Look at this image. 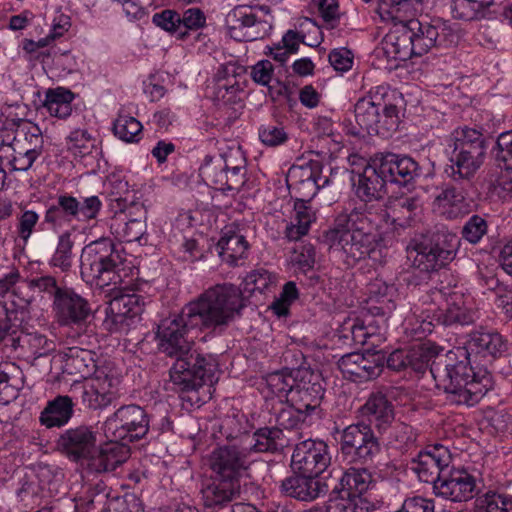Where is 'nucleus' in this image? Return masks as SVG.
Here are the masks:
<instances>
[{"label":"nucleus","instance_id":"nucleus-41","mask_svg":"<svg viewBox=\"0 0 512 512\" xmlns=\"http://www.w3.org/2000/svg\"><path fill=\"white\" fill-rule=\"evenodd\" d=\"M73 245L72 232L69 230L62 232L58 237L55 251L49 260V265L63 272L68 271L73 261Z\"/></svg>","mask_w":512,"mask_h":512},{"label":"nucleus","instance_id":"nucleus-21","mask_svg":"<svg viewBox=\"0 0 512 512\" xmlns=\"http://www.w3.org/2000/svg\"><path fill=\"white\" fill-rule=\"evenodd\" d=\"M343 376L354 382H363L378 377L382 366L374 359L360 353H349L338 360Z\"/></svg>","mask_w":512,"mask_h":512},{"label":"nucleus","instance_id":"nucleus-58","mask_svg":"<svg viewBox=\"0 0 512 512\" xmlns=\"http://www.w3.org/2000/svg\"><path fill=\"white\" fill-rule=\"evenodd\" d=\"M24 341L35 358L46 356L55 350V343L42 334H28Z\"/></svg>","mask_w":512,"mask_h":512},{"label":"nucleus","instance_id":"nucleus-3","mask_svg":"<svg viewBox=\"0 0 512 512\" xmlns=\"http://www.w3.org/2000/svg\"><path fill=\"white\" fill-rule=\"evenodd\" d=\"M81 275L99 286H110L107 318L123 325L128 318L127 252L122 244L94 241L81 254Z\"/></svg>","mask_w":512,"mask_h":512},{"label":"nucleus","instance_id":"nucleus-24","mask_svg":"<svg viewBox=\"0 0 512 512\" xmlns=\"http://www.w3.org/2000/svg\"><path fill=\"white\" fill-rule=\"evenodd\" d=\"M280 488L285 495L301 501L314 500L327 492L326 484L317 476L303 473L285 478Z\"/></svg>","mask_w":512,"mask_h":512},{"label":"nucleus","instance_id":"nucleus-55","mask_svg":"<svg viewBox=\"0 0 512 512\" xmlns=\"http://www.w3.org/2000/svg\"><path fill=\"white\" fill-rule=\"evenodd\" d=\"M149 429V419L143 408L130 405V442L145 436Z\"/></svg>","mask_w":512,"mask_h":512},{"label":"nucleus","instance_id":"nucleus-27","mask_svg":"<svg viewBox=\"0 0 512 512\" xmlns=\"http://www.w3.org/2000/svg\"><path fill=\"white\" fill-rule=\"evenodd\" d=\"M383 50L388 58L406 61L417 56L409 29L405 25L392 26L383 41Z\"/></svg>","mask_w":512,"mask_h":512},{"label":"nucleus","instance_id":"nucleus-4","mask_svg":"<svg viewBox=\"0 0 512 512\" xmlns=\"http://www.w3.org/2000/svg\"><path fill=\"white\" fill-rule=\"evenodd\" d=\"M378 218L367 204L340 213L326 233L331 248L340 249L349 265L372 257L382 240Z\"/></svg>","mask_w":512,"mask_h":512},{"label":"nucleus","instance_id":"nucleus-29","mask_svg":"<svg viewBox=\"0 0 512 512\" xmlns=\"http://www.w3.org/2000/svg\"><path fill=\"white\" fill-rule=\"evenodd\" d=\"M355 193L364 202H371L381 197L386 181L379 172L377 162L366 165L364 170L353 179Z\"/></svg>","mask_w":512,"mask_h":512},{"label":"nucleus","instance_id":"nucleus-36","mask_svg":"<svg viewBox=\"0 0 512 512\" xmlns=\"http://www.w3.org/2000/svg\"><path fill=\"white\" fill-rule=\"evenodd\" d=\"M73 100L74 94L70 90L57 87L46 92L43 107L51 116L66 119L72 113Z\"/></svg>","mask_w":512,"mask_h":512},{"label":"nucleus","instance_id":"nucleus-18","mask_svg":"<svg viewBox=\"0 0 512 512\" xmlns=\"http://www.w3.org/2000/svg\"><path fill=\"white\" fill-rule=\"evenodd\" d=\"M421 199L416 195H401L388 199L385 209L377 213L378 222H385L395 229L405 228L421 209Z\"/></svg>","mask_w":512,"mask_h":512},{"label":"nucleus","instance_id":"nucleus-13","mask_svg":"<svg viewBox=\"0 0 512 512\" xmlns=\"http://www.w3.org/2000/svg\"><path fill=\"white\" fill-rule=\"evenodd\" d=\"M355 119L360 129L368 134L388 137L394 132L399 123L397 107L386 108V114L380 113L370 102L362 98L354 107Z\"/></svg>","mask_w":512,"mask_h":512},{"label":"nucleus","instance_id":"nucleus-1","mask_svg":"<svg viewBox=\"0 0 512 512\" xmlns=\"http://www.w3.org/2000/svg\"><path fill=\"white\" fill-rule=\"evenodd\" d=\"M243 307V297L236 286L218 284L185 305L179 315L161 321L160 346L164 353L176 357L170 380L179 390L192 391L218 381L216 358L192 352L189 333L203 328L222 332L240 316Z\"/></svg>","mask_w":512,"mask_h":512},{"label":"nucleus","instance_id":"nucleus-46","mask_svg":"<svg viewBox=\"0 0 512 512\" xmlns=\"http://www.w3.org/2000/svg\"><path fill=\"white\" fill-rule=\"evenodd\" d=\"M245 289L255 292L264 293L276 286V274L265 269H257L250 272L244 279Z\"/></svg>","mask_w":512,"mask_h":512},{"label":"nucleus","instance_id":"nucleus-10","mask_svg":"<svg viewBox=\"0 0 512 512\" xmlns=\"http://www.w3.org/2000/svg\"><path fill=\"white\" fill-rule=\"evenodd\" d=\"M436 496L453 502H463L474 498L479 492L477 478L464 468H447L437 478L434 486Z\"/></svg>","mask_w":512,"mask_h":512},{"label":"nucleus","instance_id":"nucleus-33","mask_svg":"<svg viewBox=\"0 0 512 512\" xmlns=\"http://www.w3.org/2000/svg\"><path fill=\"white\" fill-rule=\"evenodd\" d=\"M376 13L381 21L392 26H407L414 19V7L409 0H380Z\"/></svg>","mask_w":512,"mask_h":512},{"label":"nucleus","instance_id":"nucleus-54","mask_svg":"<svg viewBox=\"0 0 512 512\" xmlns=\"http://www.w3.org/2000/svg\"><path fill=\"white\" fill-rule=\"evenodd\" d=\"M152 22L180 40V14L171 9L155 13Z\"/></svg>","mask_w":512,"mask_h":512},{"label":"nucleus","instance_id":"nucleus-32","mask_svg":"<svg viewBox=\"0 0 512 512\" xmlns=\"http://www.w3.org/2000/svg\"><path fill=\"white\" fill-rule=\"evenodd\" d=\"M127 455V444L107 442L104 446L98 447L89 468L95 472L113 471L126 461Z\"/></svg>","mask_w":512,"mask_h":512},{"label":"nucleus","instance_id":"nucleus-64","mask_svg":"<svg viewBox=\"0 0 512 512\" xmlns=\"http://www.w3.org/2000/svg\"><path fill=\"white\" fill-rule=\"evenodd\" d=\"M315 249L312 245H303L294 251L292 262L303 272H307L314 267Z\"/></svg>","mask_w":512,"mask_h":512},{"label":"nucleus","instance_id":"nucleus-19","mask_svg":"<svg viewBox=\"0 0 512 512\" xmlns=\"http://www.w3.org/2000/svg\"><path fill=\"white\" fill-rule=\"evenodd\" d=\"M229 35L236 41H254L261 37L258 27L262 22L250 6L234 7L225 18Z\"/></svg>","mask_w":512,"mask_h":512},{"label":"nucleus","instance_id":"nucleus-42","mask_svg":"<svg viewBox=\"0 0 512 512\" xmlns=\"http://www.w3.org/2000/svg\"><path fill=\"white\" fill-rule=\"evenodd\" d=\"M370 300L379 303L376 307L377 314L382 316L389 315L394 309V296L396 289L393 285H388L382 281H375L369 287Z\"/></svg>","mask_w":512,"mask_h":512},{"label":"nucleus","instance_id":"nucleus-62","mask_svg":"<svg viewBox=\"0 0 512 512\" xmlns=\"http://www.w3.org/2000/svg\"><path fill=\"white\" fill-rule=\"evenodd\" d=\"M39 222V215L33 210H25L18 218L17 232L20 239L27 242L31 237L36 225Z\"/></svg>","mask_w":512,"mask_h":512},{"label":"nucleus","instance_id":"nucleus-31","mask_svg":"<svg viewBox=\"0 0 512 512\" xmlns=\"http://www.w3.org/2000/svg\"><path fill=\"white\" fill-rule=\"evenodd\" d=\"M240 494V482L215 479L202 490L204 505L208 508L223 507Z\"/></svg>","mask_w":512,"mask_h":512},{"label":"nucleus","instance_id":"nucleus-9","mask_svg":"<svg viewBox=\"0 0 512 512\" xmlns=\"http://www.w3.org/2000/svg\"><path fill=\"white\" fill-rule=\"evenodd\" d=\"M207 464L215 479L238 481L250 466L247 448L236 445H223L209 455Z\"/></svg>","mask_w":512,"mask_h":512},{"label":"nucleus","instance_id":"nucleus-11","mask_svg":"<svg viewBox=\"0 0 512 512\" xmlns=\"http://www.w3.org/2000/svg\"><path fill=\"white\" fill-rule=\"evenodd\" d=\"M407 27L417 56H422L436 46L453 45L458 40L457 33L444 22L428 23L414 18L408 22Z\"/></svg>","mask_w":512,"mask_h":512},{"label":"nucleus","instance_id":"nucleus-8","mask_svg":"<svg viewBox=\"0 0 512 512\" xmlns=\"http://www.w3.org/2000/svg\"><path fill=\"white\" fill-rule=\"evenodd\" d=\"M341 453L349 462L366 463L380 452V444L371 427L352 424L341 434Z\"/></svg>","mask_w":512,"mask_h":512},{"label":"nucleus","instance_id":"nucleus-53","mask_svg":"<svg viewBox=\"0 0 512 512\" xmlns=\"http://www.w3.org/2000/svg\"><path fill=\"white\" fill-rule=\"evenodd\" d=\"M308 414L306 411L298 409V406L290 404L277 414L278 428L282 429L283 432L284 430H293L303 423L305 416Z\"/></svg>","mask_w":512,"mask_h":512},{"label":"nucleus","instance_id":"nucleus-7","mask_svg":"<svg viewBox=\"0 0 512 512\" xmlns=\"http://www.w3.org/2000/svg\"><path fill=\"white\" fill-rule=\"evenodd\" d=\"M102 202L98 196H89L82 200L62 194L45 212L44 222L54 231H59L73 221L88 223L98 217Z\"/></svg>","mask_w":512,"mask_h":512},{"label":"nucleus","instance_id":"nucleus-12","mask_svg":"<svg viewBox=\"0 0 512 512\" xmlns=\"http://www.w3.org/2000/svg\"><path fill=\"white\" fill-rule=\"evenodd\" d=\"M328 445L322 440L305 439L295 445L291 465L299 473L319 476L330 465Z\"/></svg>","mask_w":512,"mask_h":512},{"label":"nucleus","instance_id":"nucleus-57","mask_svg":"<svg viewBox=\"0 0 512 512\" xmlns=\"http://www.w3.org/2000/svg\"><path fill=\"white\" fill-rule=\"evenodd\" d=\"M299 292L296 283L287 282L282 289L278 299L272 304V309L278 316H286L289 312V306L298 298Z\"/></svg>","mask_w":512,"mask_h":512},{"label":"nucleus","instance_id":"nucleus-23","mask_svg":"<svg viewBox=\"0 0 512 512\" xmlns=\"http://www.w3.org/2000/svg\"><path fill=\"white\" fill-rule=\"evenodd\" d=\"M249 244L240 229L235 225L225 226L217 243L218 255L221 260L231 266L247 257Z\"/></svg>","mask_w":512,"mask_h":512},{"label":"nucleus","instance_id":"nucleus-56","mask_svg":"<svg viewBox=\"0 0 512 512\" xmlns=\"http://www.w3.org/2000/svg\"><path fill=\"white\" fill-rule=\"evenodd\" d=\"M488 225L484 218L473 215L462 228V237L471 244H477L487 233Z\"/></svg>","mask_w":512,"mask_h":512},{"label":"nucleus","instance_id":"nucleus-28","mask_svg":"<svg viewBox=\"0 0 512 512\" xmlns=\"http://www.w3.org/2000/svg\"><path fill=\"white\" fill-rule=\"evenodd\" d=\"M361 415L378 429H386L395 418L394 405L382 392L369 395L360 409Z\"/></svg>","mask_w":512,"mask_h":512},{"label":"nucleus","instance_id":"nucleus-47","mask_svg":"<svg viewBox=\"0 0 512 512\" xmlns=\"http://www.w3.org/2000/svg\"><path fill=\"white\" fill-rule=\"evenodd\" d=\"M239 155V162L236 165H231V158L227 159L226 177L227 184L223 186L222 191H239L246 181V164L245 159L240 152L236 151Z\"/></svg>","mask_w":512,"mask_h":512},{"label":"nucleus","instance_id":"nucleus-38","mask_svg":"<svg viewBox=\"0 0 512 512\" xmlns=\"http://www.w3.org/2000/svg\"><path fill=\"white\" fill-rule=\"evenodd\" d=\"M423 344L417 349L414 348L410 353H406L403 350L393 351L388 359L387 365L389 368L399 371L405 368L407 365H412L417 371H421L424 367L429 365L430 358L424 354V351L428 350Z\"/></svg>","mask_w":512,"mask_h":512},{"label":"nucleus","instance_id":"nucleus-16","mask_svg":"<svg viewBox=\"0 0 512 512\" xmlns=\"http://www.w3.org/2000/svg\"><path fill=\"white\" fill-rule=\"evenodd\" d=\"M408 257L413 267L422 272H432L452 259V252L441 248L428 238L416 240L408 248Z\"/></svg>","mask_w":512,"mask_h":512},{"label":"nucleus","instance_id":"nucleus-17","mask_svg":"<svg viewBox=\"0 0 512 512\" xmlns=\"http://www.w3.org/2000/svg\"><path fill=\"white\" fill-rule=\"evenodd\" d=\"M53 311L60 325L70 326L84 322L90 314V307L84 298L66 288L54 298Z\"/></svg>","mask_w":512,"mask_h":512},{"label":"nucleus","instance_id":"nucleus-34","mask_svg":"<svg viewBox=\"0 0 512 512\" xmlns=\"http://www.w3.org/2000/svg\"><path fill=\"white\" fill-rule=\"evenodd\" d=\"M315 212L307 205V201L299 199L294 205V216L285 229V236L290 241H297L305 236L315 221Z\"/></svg>","mask_w":512,"mask_h":512},{"label":"nucleus","instance_id":"nucleus-45","mask_svg":"<svg viewBox=\"0 0 512 512\" xmlns=\"http://www.w3.org/2000/svg\"><path fill=\"white\" fill-rule=\"evenodd\" d=\"M476 512H512V498L498 493H486L476 500Z\"/></svg>","mask_w":512,"mask_h":512},{"label":"nucleus","instance_id":"nucleus-5","mask_svg":"<svg viewBox=\"0 0 512 512\" xmlns=\"http://www.w3.org/2000/svg\"><path fill=\"white\" fill-rule=\"evenodd\" d=\"M443 146L446 173L454 181H471L485 162L487 145L477 129L458 127L444 138Z\"/></svg>","mask_w":512,"mask_h":512},{"label":"nucleus","instance_id":"nucleus-26","mask_svg":"<svg viewBox=\"0 0 512 512\" xmlns=\"http://www.w3.org/2000/svg\"><path fill=\"white\" fill-rule=\"evenodd\" d=\"M40 155V148H27L21 140L16 138L11 143L0 145V161L9 165L14 171H28Z\"/></svg>","mask_w":512,"mask_h":512},{"label":"nucleus","instance_id":"nucleus-20","mask_svg":"<svg viewBox=\"0 0 512 512\" xmlns=\"http://www.w3.org/2000/svg\"><path fill=\"white\" fill-rule=\"evenodd\" d=\"M379 172L386 182L406 185L419 175L418 163L408 156L388 153L377 163Z\"/></svg>","mask_w":512,"mask_h":512},{"label":"nucleus","instance_id":"nucleus-52","mask_svg":"<svg viewBox=\"0 0 512 512\" xmlns=\"http://www.w3.org/2000/svg\"><path fill=\"white\" fill-rule=\"evenodd\" d=\"M91 380L95 382L100 392L108 398L110 403L119 396V386L122 379L117 374H105L99 371Z\"/></svg>","mask_w":512,"mask_h":512},{"label":"nucleus","instance_id":"nucleus-22","mask_svg":"<svg viewBox=\"0 0 512 512\" xmlns=\"http://www.w3.org/2000/svg\"><path fill=\"white\" fill-rule=\"evenodd\" d=\"M312 378L313 374L307 371L304 372L300 379L297 378L289 398V404L298 406V409L304 410L309 414L320 406L324 396L322 385L317 381H313Z\"/></svg>","mask_w":512,"mask_h":512},{"label":"nucleus","instance_id":"nucleus-43","mask_svg":"<svg viewBox=\"0 0 512 512\" xmlns=\"http://www.w3.org/2000/svg\"><path fill=\"white\" fill-rule=\"evenodd\" d=\"M298 376L283 372H274L267 376L266 384L270 392L280 401L289 403L291 392L294 389Z\"/></svg>","mask_w":512,"mask_h":512},{"label":"nucleus","instance_id":"nucleus-61","mask_svg":"<svg viewBox=\"0 0 512 512\" xmlns=\"http://www.w3.org/2000/svg\"><path fill=\"white\" fill-rule=\"evenodd\" d=\"M496 158L507 169L512 168V130L501 133L496 141Z\"/></svg>","mask_w":512,"mask_h":512},{"label":"nucleus","instance_id":"nucleus-49","mask_svg":"<svg viewBox=\"0 0 512 512\" xmlns=\"http://www.w3.org/2000/svg\"><path fill=\"white\" fill-rule=\"evenodd\" d=\"M258 136L261 143L267 147H277L288 140V134L284 127L275 123L261 125L258 129Z\"/></svg>","mask_w":512,"mask_h":512},{"label":"nucleus","instance_id":"nucleus-63","mask_svg":"<svg viewBox=\"0 0 512 512\" xmlns=\"http://www.w3.org/2000/svg\"><path fill=\"white\" fill-rule=\"evenodd\" d=\"M326 512H367L356 500L341 496L329 499L325 505Z\"/></svg>","mask_w":512,"mask_h":512},{"label":"nucleus","instance_id":"nucleus-2","mask_svg":"<svg viewBox=\"0 0 512 512\" xmlns=\"http://www.w3.org/2000/svg\"><path fill=\"white\" fill-rule=\"evenodd\" d=\"M505 349L502 336L495 332H474L467 349L457 348L430 364V374L447 400L457 405L473 406L492 388V378L486 371L475 373L468 363L469 350L483 357L496 356Z\"/></svg>","mask_w":512,"mask_h":512},{"label":"nucleus","instance_id":"nucleus-40","mask_svg":"<svg viewBox=\"0 0 512 512\" xmlns=\"http://www.w3.org/2000/svg\"><path fill=\"white\" fill-rule=\"evenodd\" d=\"M104 433L109 443L126 444L128 437V408L121 406L104 423Z\"/></svg>","mask_w":512,"mask_h":512},{"label":"nucleus","instance_id":"nucleus-60","mask_svg":"<svg viewBox=\"0 0 512 512\" xmlns=\"http://www.w3.org/2000/svg\"><path fill=\"white\" fill-rule=\"evenodd\" d=\"M84 405L88 408L97 410L110 405L108 398L100 392L93 380H90L82 395Z\"/></svg>","mask_w":512,"mask_h":512},{"label":"nucleus","instance_id":"nucleus-30","mask_svg":"<svg viewBox=\"0 0 512 512\" xmlns=\"http://www.w3.org/2000/svg\"><path fill=\"white\" fill-rule=\"evenodd\" d=\"M73 412L72 398L67 395H59L47 403L41 412L40 422L47 428H60L70 421Z\"/></svg>","mask_w":512,"mask_h":512},{"label":"nucleus","instance_id":"nucleus-14","mask_svg":"<svg viewBox=\"0 0 512 512\" xmlns=\"http://www.w3.org/2000/svg\"><path fill=\"white\" fill-rule=\"evenodd\" d=\"M57 445L70 459L82 461L88 467L98 450L96 433L88 426H78L66 430L59 437Z\"/></svg>","mask_w":512,"mask_h":512},{"label":"nucleus","instance_id":"nucleus-35","mask_svg":"<svg viewBox=\"0 0 512 512\" xmlns=\"http://www.w3.org/2000/svg\"><path fill=\"white\" fill-rule=\"evenodd\" d=\"M371 484L372 475L364 468L348 469L344 472L339 482L340 492L353 500L365 493Z\"/></svg>","mask_w":512,"mask_h":512},{"label":"nucleus","instance_id":"nucleus-48","mask_svg":"<svg viewBox=\"0 0 512 512\" xmlns=\"http://www.w3.org/2000/svg\"><path fill=\"white\" fill-rule=\"evenodd\" d=\"M206 25V15L196 7L188 8L180 14V40H185L189 31L199 30Z\"/></svg>","mask_w":512,"mask_h":512},{"label":"nucleus","instance_id":"nucleus-6","mask_svg":"<svg viewBox=\"0 0 512 512\" xmlns=\"http://www.w3.org/2000/svg\"><path fill=\"white\" fill-rule=\"evenodd\" d=\"M474 320L475 312L466 306L463 294L453 292L446 299L445 307L440 308L430 304L420 312L417 308L405 317L404 322L414 334L423 337L430 334L435 325H468Z\"/></svg>","mask_w":512,"mask_h":512},{"label":"nucleus","instance_id":"nucleus-25","mask_svg":"<svg viewBox=\"0 0 512 512\" xmlns=\"http://www.w3.org/2000/svg\"><path fill=\"white\" fill-rule=\"evenodd\" d=\"M433 210L446 219H457L471 211V203L461 189L446 186L435 197Z\"/></svg>","mask_w":512,"mask_h":512},{"label":"nucleus","instance_id":"nucleus-37","mask_svg":"<svg viewBox=\"0 0 512 512\" xmlns=\"http://www.w3.org/2000/svg\"><path fill=\"white\" fill-rule=\"evenodd\" d=\"M226 168L227 160L223 161L222 155H207L199 168V175L207 185L222 191L223 186L227 184Z\"/></svg>","mask_w":512,"mask_h":512},{"label":"nucleus","instance_id":"nucleus-50","mask_svg":"<svg viewBox=\"0 0 512 512\" xmlns=\"http://www.w3.org/2000/svg\"><path fill=\"white\" fill-rule=\"evenodd\" d=\"M318 177H321L319 165L309 163L295 164L290 167L287 174V179L293 187Z\"/></svg>","mask_w":512,"mask_h":512},{"label":"nucleus","instance_id":"nucleus-15","mask_svg":"<svg viewBox=\"0 0 512 512\" xmlns=\"http://www.w3.org/2000/svg\"><path fill=\"white\" fill-rule=\"evenodd\" d=\"M451 463V454L447 447L435 445L425 451H421L410 462V469L417 475L420 481L432 483L435 486L437 478L442 476Z\"/></svg>","mask_w":512,"mask_h":512},{"label":"nucleus","instance_id":"nucleus-44","mask_svg":"<svg viewBox=\"0 0 512 512\" xmlns=\"http://www.w3.org/2000/svg\"><path fill=\"white\" fill-rule=\"evenodd\" d=\"M64 368L69 374H80L86 376L90 374L91 368L89 361H91L89 352L77 347L68 348L64 353Z\"/></svg>","mask_w":512,"mask_h":512},{"label":"nucleus","instance_id":"nucleus-51","mask_svg":"<svg viewBox=\"0 0 512 512\" xmlns=\"http://www.w3.org/2000/svg\"><path fill=\"white\" fill-rule=\"evenodd\" d=\"M67 148L75 156L83 157L93 148V141L86 130L76 129L67 138Z\"/></svg>","mask_w":512,"mask_h":512},{"label":"nucleus","instance_id":"nucleus-59","mask_svg":"<svg viewBox=\"0 0 512 512\" xmlns=\"http://www.w3.org/2000/svg\"><path fill=\"white\" fill-rule=\"evenodd\" d=\"M392 92L389 87L386 85H379L372 88L368 95L363 97L364 101L370 102L372 106L378 109L383 114H386V108L388 107H397L396 105L390 102V95Z\"/></svg>","mask_w":512,"mask_h":512},{"label":"nucleus","instance_id":"nucleus-39","mask_svg":"<svg viewBox=\"0 0 512 512\" xmlns=\"http://www.w3.org/2000/svg\"><path fill=\"white\" fill-rule=\"evenodd\" d=\"M285 439L291 440L280 428H260L253 434L252 449L255 452H274L287 444Z\"/></svg>","mask_w":512,"mask_h":512}]
</instances>
